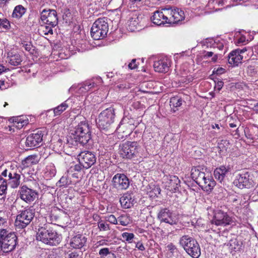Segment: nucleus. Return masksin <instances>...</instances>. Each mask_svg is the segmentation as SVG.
<instances>
[{"mask_svg": "<svg viewBox=\"0 0 258 258\" xmlns=\"http://www.w3.org/2000/svg\"><path fill=\"white\" fill-rule=\"evenodd\" d=\"M73 136L69 137L66 139L67 143L64 146L70 147V145H75L78 142L82 145L88 143L91 138V131L88 122L83 118L78 124L72 131Z\"/></svg>", "mask_w": 258, "mask_h": 258, "instance_id": "nucleus-1", "label": "nucleus"}, {"mask_svg": "<svg viewBox=\"0 0 258 258\" xmlns=\"http://www.w3.org/2000/svg\"><path fill=\"white\" fill-rule=\"evenodd\" d=\"M36 239L45 244L55 246L60 242L61 237L56 231L53 229L50 224H46L43 227L39 228Z\"/></svg>", "mask_w": 258, "mask_h": 258, "instance_id": "nucleus-2", "label": "nucleus"}, {"mask_svg": "<svg viewBox=\"0 0 258 258\" xmlns=\"http://www.w3.org/2000/svg\"><path fill=\"white\" fill-rule=\"evenodd\" d=\"M180 245L192 257L198 258L201 255V249L198 242L189 235H183L179 240Z\"/></svg>", "mask_w": 258, "mask_h": 258, "instance_id": "nucleus-3", "label": "nucleus"}, {"mask_svg": "<svg viewBox=\"0 0 258 258\" xmlns=\"http://www.w3.org/2000/svg\"><path fill=\"white\" fill-rule=\"evenodd\" d=\"M114 109L109 107L102 111L99 115L97 122L98 127L102 130H110L114 120Z\"/></svg>", "mask_w": 258, "mask_h": 258, "instance_id": "nucleus-4", "label": "nucleus"}, {"mask_svg": "<svg viewBox=\"0 0 258 258\" xmlns=\"http://www.w3.org/2000/svg\"><path fill=\"white\" fill-rule=\"evenodd\" d=\"M107 20L106 17L100 18L93 23L91 29V34L94 39L100 40L106 37L108 31Z\"/></svg>", "mask_w": 258, "mask_h": 258, "instance_id": "nucleus-5", "label": "nucleus"}, {"mask_svg": "<svg viewBox=\"0 0 258 258\" xmlns=\"http://www.w3.org/2000/svg\"><path fill=\"white\" fill-rule=\"evenodd\" d=\"M20 170L17 168L10 167L3 171L0 174V176L9 186L12 188H16L20 184Z\"/></svg>", "mask_w": 258, "mask_h": 258, "instance_id": "nucleus-6", "label": "nucleus"}, {"mask_svg": "<svg viewBox=\"0 0 258 258\" xmlns=\"http://www.w3.org/2000/svg\"><path fill=\"white\" fill-rule=\"evenodd\" d=\"M16 217L15 225L17 229H22L26 227L35 216L34 209L31 207L20 211Z\"/></svg>", "mask_w": 258, "mask_h": 258, "instance_id": "nucleus-7", "label": "nucleus"}, {"mask_svg": "<svg viewBox=\"0 0 258 258\" xmlns=\"http://www.w3.org/2000/svg\"><path fill=\"white\" fill-rule=\"evenodd\" d=\"M0 234V246L4 252H9L13 251L17 245V237L14 232H8L7 231L2 232Z\"/></svg>", "mask_w": 258, "mask_h": 258, "instance_id": "nucleus-8", "label": "nucleus"}, {"mask_svg": "<svg viewBox=\"0 0 258 258\" xmlns=\"http://www.w3.org/2000/svg\"><path fill=\"white\" fill-rule=\"evenodd\" d=\"M140 147L137 142H127L120 146L119 154L126 159H132L139 156Z\"/></svg>", "mask_w": 258, "mask_h": 258, "instance_id": "nucleus-9", "label": "nucleus"}, {"mask_svg": "<svg viewBox=\"0 0 258 258\" xmlns=\"http://www.w3.org/2000/svg\"><path fill=\"white\" fill-rule=\"evenodd\" d=\"M40 19L44 24L51 25L55 27L58 24L57 13L55 10L52 9H44L41 12Z\"/></svg>", "mask_w": 258, "mask_h": 258, "instance_id": "nucleus-10", "label": "nucleus"}, {"mask_svg": "<svg viewBox=\"0 0 258 258\" xmlns=\"http://www.w3.org/2000/svg\"><path fill=\"white\" fill-rule=\"evenodd\" d=\"M79 163L83 168L88 169L96 161V157L94 153L90 151H82L78 156Z\"/></svg>", "mask_w": 258, "mask_h": 258, "instance_id": "nucleus-11", "label": "nucleus"}, {"mask_svg": "<svg viewBox=\"0 0 258 258\" xmlns=\"http://www.w3.org/2000/svg\"><path fill=\"white\" fill-rule=\"evenodd\" d=\"M234 184L239 188H250L254 185L253 181L249 178V174L247 172L237 174L234 181Z\"/></svg>", "mask_w": 258, "mask_h": 258, "instance_id": "nucleus-12", "label": "nucleus"}, {"mask_svg": "<svg viewBox=\"0 0 258 258\" xmlns=\"http://www.w3.org/2000/svg\"><path fill=\"white\" fill-rule=\"evenodd\" d=\"M232 219L226 212L221 210H217L214 212V216L212 220V223L217 226H225L230 225Z\"/></svg>", "mask_w": 258, "mask_h": 258, "instance_id": "nucleus-13", "label": "nucleus"}, {"mask_svg": "<svg viewBox=\"0 0 258 258\" xmlns=\"http://www.w3.org/2000/svg\"><path fill=\"white\" fill-rule=\"evenodd\" d=\"M19 193L20 198L27 203H31L34 201L38 196L37 192L35 190L26 185H23L20 188Z\"/></svg>", "mask_w": 258, "mask_h": 258, "instance_id": "nucleus-14", "label": "nucleus"}, {"mask_svg": "<svg viewBox=\"0 0 258 258\" xmlns=\"http://www.w3.org/2000/svg\"><path fill=\"white\" fill-rule=\"evenodd\" d=\"M42 137L43 135L41 132L30 134L25 141L26 147L30 149L39 147L41 145Z\"/></svg>", "mask_w": 258, "mask_h": 258, "instance_id": "nucleus-15", "label": "nucleus"}, {"mask_svg": "<svg viewBox=\"0 0 258 258\" xmlns=\"http://www.w3.org/2000/svg\"><path fill=\"white\" fill-rule=\"evenodd\" d=\"M113 186L118 189H125L129 186V180L124 174H116L112 178Z\"/></svg>", "mask_w": 258, "mask_h": 258, "instance_id": "nucleus-16", "label": "nucleus"}, {"mask_svg": "<svg viewBox=\"0 0 258 258\" xmlns=\"http://www.w3.org/2000/svg\"><path fill=\"white\" fill-rule=\"evenodd\" d=\"M158 218L161 222H165L170 225L177 223V219L172 213L168 209H161L158 214Z\"/></svg>", "mask_w": 258, "mask_h": 258, "instance_id": "nucleus-17", "label": "nucleus"}, {"mask_svg": "<svg viewBox=\"0 0 258 258\" xmlns=\"http://www.w3.org/2000/svg\"><path fill=\"white\" fill-rule=\"evenodd\" d=\"M205 170L206 169L201 166L194 167L191 169V178L199 186L203 184L204 179L209 174L208 172L205 173Z\"/></svg>", "mask_w": 258, "mask_h": 258, "instance_id": "nucleus-18", "label": "nucleus"}, {"mask_svg": "<svg viewBox=\"0 0 258 258\" xmlns=\"http://www.w3.org/2000/svg\"><path fill=\"white\" fill-rule=\"evenodd\" d=\"M170 66V59L167 57H164L155 61L153 67L156 72L160 73H166L169 71Z\"/></svg>", "mask_w": 258, "mask_h": 258, "instance_id": "nucleus-19", "label": "nucleus"}, {"mask_svg": "<svg viewBox=\"0 0 258 258\" xmlns=\"http://www.w3.org/2000/svg\"><path fill=\"white\" fill-rule=\"evenodd\" d=\"M180 180L175 175L165 176L163 178V183L167 189L170 191H175L180 186Z\"/></svg>", "mask_w": 258, "mask_h": 258, "instance_id": "nucleus-20", "label": "nucleus"}, {"mask_svg": "<svg viewBox=\"0 0 258 258\" xmlns=\"http://www.w3.org/2000/svg\"><path fill=\"white\" fill-rule=\"evenodd\" d=\"M102 82V79L100 77H97L91 80H88L84 82L80 87V90L82 92H87L92 88L97 87Z\"/></svg>", "mask_w": 258, "mask_h": 258, "instance_id": "nucleus-21", "label": "nucleus"}, {"mask_svg": "<svg viewBox=\"0 0 258 258\" xmlns=\"http://www.w3.org/2000/svg\"><path fill=\"white\" fill-rule=\"evenodd\" d=\"M167 18L166 17L163 9L161 11H156L151 17L153 23L157 25H161L167 24Z\"/></svg>", "mask_w": 258, "mask_h": 258, "instance_id": "nucleus-22", "label": "nucleus"}, {"mask_svg": "<svg viewBox=\"0 0 258 258\" xmlns=\"http://www.w3.org/2000/svg\"><path fill=\"white\" fill-rule=\"evenodd\" d=\"M134 120L133 119H129L128 118H123L119 125L118 130L123 131L124 129L126 128V133L130 134L135 128L134 124Z\"/></svg>", "mask_w": 258, "mask_h": 258, "instance_id": "nucleus-23", "label": "nucleus"}, {"mask_svg": "<svg viewBox=\"0 0 258 258\" xmlns=\"http://www.w3.org/2000/svg\"><path fill=\"white\" fill-rule=\"evenodd\" d=\"M243 55H241L237 49L232 51L228 55V61L230 64L238 66L241 62Z\"/></svg>", "mask_w": 258, "mask_h": 258, "instance_id": "nucleus-24", "label": "nucleus"}, {"mask_svg": "<svg viewBox=\"0 0 258 258\" xmlns=\"http://www.w3.org/2000/svg\"><path fill=\"white\" fill-rule=\"evenodd\" d=\"M87 241V238L83 235L78 234L74 236L70 242L72 247L74 248H81Z\"/></svg>", "mask_w": 258, "mask_h": 258, "instance_id": "nucleus-25", "label": "nucleus"}, {"mask_svg": "<svg viewBox=\"0 0 258 258\" xmlns=\"http://www.w3.org/2000/svg\"><path fill=\"white\" fill-rule=\"evenodd\" d=\"M120 203L123 208L128 209L132 207L136 202L132 195L126 193L120 198Z\"/></svg>", "mask_w": 258, "mask_h": 258, "instance_id": "nucleus-26", "label": "nucleus"}, {"mask_svg": "<svg viewBox=\"0 0 258 258\" xmlns=\"http://www.w3.org/2000/svg\"><path fill=\"white\" fill-rule=\"evenodd\" d=\"M215 185V181L209 174H208L207 177L204 179L203 184H201L200 186L204 190L210 192Z\"/></svg>", "mask_w": 258, "mask_h": 258, "instance_id": "nucleus-27", "label": "nucleus"}, {"mask_svg": "<svg viewBox=\"0 0 258 258\" xmlns=\"http://www.w3.org/2000/svg\"><path fill=\"white\" fill-rule=\"evenodd\" d=\"M8 58L9 63L14 66H18L21 64L22 61V58L21 55L14 52H9L8 53Z\"/></svg>", "mask_w": 258, "mask_h": 258, "instance_id": "nucleus-28", "label": "nucleus"}, {"mask_svg": "<svg viewBox=\"0 0 258 258\" xmlns=\"http://www.w3.org/2000/svg\"><path fill=\"white\" fill-rule=\"evenodd\" d=\"M230 169V167L227 168L224 166H221L214 170V176L216 179L221 182L224 179L226 174L229 171Z\"/></svg>", "mask_w": 258, "mask_h": 258, "instance_id": "nucleus-29", "label": "nucleus"}, {"mask_svg": "<svg viewBox=\"0 0 258 258\" xmlns=\"http://www.w3.org/2000/svg\"><path fill=\"white\" fill-rule=\"evenodd\" d=\"M171 18V20H172V24H178L184 19V12L177 8L174 9L173 16Z\"/></svg>", "mask_w": 258, "mask_h": 258, "instance_id": "nucleus-30", "label": "nucleus"}, {"mask_svg": "<svg viewBox=\"0 0 258 258\" xmlns=\"http://www.w3.org/2000/svg\"><path fill=\"white\" fill-rule=\"evenodd\" d=\"M141 18L137 15H135L130 18L128 21V27L131 31H134L138 29Z\"/></svg>", "mask_w": 258, "mask_h": 258, "instance_id": "nucleus-31", "label": "nucleus"}, {"mask_svg": "<svg viewBox=\"0 0 258 258\" xmlns=\"http://www.w3.org/2000/svg\"><path fill=\"white\" fill-rule=\"evenodd\" d=\"M161 189L158 186L153 184H150L147 186V192L150 198L157 197L160 194Z\"/></svg>", "mask_w": 258, "mask_h": 258, "instance_id": "nucleus-32", "label": "nucleus"}, {"mask_svg": "<svg viewBox=\"0 0 258 258\" xmlns=\"http://www.w3.org/2000/svg\"><path fill=\"white\" fill-rule=\"evenodd\" d=\"M25 9L21 5L16 6L13 12L12 17L16 18H20L25 13Z\"/></svg>", "mask_w": 258, "mask_h": 258, "instance_id": "nucleus-33", "label": "nucleus"}, {"mask_svg": "<svg viewBox=\"0 0 258 258\" xmlns=\"http://www.w3.org/2000/svg\"><path fill=\"white\" fill-rule=\"evenodd\" d=\"M99 254L101 257L115 258L114 254L108 248H102L99 251Z\"/></svg>", "mask_w": 258, "mask_h": 258, "instance_id": "nucleus-34", "label": "nucleus"}, {"mask_svg": "<svg viewBox=\"0 0 258 258\" xmlns=\"http://www.w3.org/2000/svg\"><path fill=\"white\" fill-rule=\"evenodd\" d=\"M72 181L69 177L68 173L63 175L56 183L59 186H66L71 184Z\"/></svg>", "mask_w": 258, "mask_h": 258, "instance_id": "nucleus-35", "label": "nucleus"}, {"mask_svg": "<svg viewBox=\"0 0 258 258\" xmlns=\"http://www.w3.org/2000/svg\"><path fill=\"white\" fill-rule=\"evenodd\" d=\"M8 185L5 180L0 176V196H3L2 199L5 198Z\"/></svg>", "mask_w": 258, "mask_h": 258, "instance_id": "nucleus-36", "label": "nucleus"}, {"mask_svg": "<svg viewBox=\"0 0 258 258\" xmlns=\"http://www.w3.org/2000/svg\"><path fill=\"white\" fill-rule=\"evenodd\" d=\"M83 253L80 251L69 250L64 253L65 258H82Z\"/></svg>", "mask_w": 258, "mask_h": 258, "instance_id": "nucleus-37", "label": "nucleus"}, {"mask_svg": "<svg viewBox=\"0 0 258 258\" xmlns=\"http://www.w3.org/2000/svg\"><path fill=\"white\" fill-rule=\"evenodd\" d=\"M54 27H51V25H41L40 31L41 34L44 35H47L48 34H53L52 28Z\"/></svg>", "mask_w": 258, "mask_h": 258, "instance_id": "nucleus-38", "label": "nucleus"}, {"mask_svg": "<svg viewBox=\"0 0 258 258\" xmlns=\"http://www.w3.org/2000/svg\"><path fill=\"white\" fill-rule=\"evenodd\" d=\"M68 107V105L64 102L61 103L60 105L55 107L53 109L54 113L55 116L60 115L63 111L66 110Z\"/></svg>", "mask_w": 258, "mask_h": 258, "instance_id": "nucleus-39", "label": "nucleus"}, {"mask_svg": "<svg viewBox=\"0 0 258 258\" xmlns=\"http://www.w3.org/2000/svg\"><path fill=\"white\" fill-rule=\"evenodd\" d=\"M182 103V100L178 97H173L170 99V105L171 107L177 108L180 106Z\"/></svg>", "mask_w": 258, "mask_h": 258, "instance_id": "nucleus-40", "label": "nucleus"}, {"mask_svg": "<svg viewBox=\"0 0 258 258\" xmlns=\"http://www.w3.org/2000/svg\"><path fill=\"white\" fill-rule=\"evenodd\" d=\"M38 156L36 155H32L28 156L25 159V162L29 165L36 164L38 162Z\"/></svg>", "mask_w": 258, "mask_h": 258, "instance_id": "nucleus-41", "label": "nucleus"}, {"mask_svg": "<svg viewBox=\"0 0 258 258\" xmlns=\"http://www.w3.org/2000/svg\"><path fill=\"white\" fill-rule=\"evenodd\" d=\"M164 14L167 18V24H172V20L171 17L173 16V9L171 8L163 9Z\"/></svg>", "mask_w": 258, "mask_h": 258, "instance_id": "nucleus-42", "label": "nucleus"}, {"mask_svg": "<svg viewBox=\"0 0 258 258\" xmlns=\"http://www.w3.org/2000/svg\"><path fill=\"white\" fill-rule=\"evenodd\" d=\"M134 234L133 233L123 232L121 234L122 241H127L132 243L134 238Z\"/></svg>", "mask_w": 258, "mask_h": 258, "instance_id": "nucleus-43", "label": "nucleus"}, {"mask_svg": "<svg viewBox=\"0 0 258 258\" xmlns=\"http://www.w3.org/2000/svg\"><path fill=\"white\" fill-rule=\"evenodd\" d=\"M105 220H102L100 219L98 222V227L100 231H108L110 229V227L109 224L106 223Z\"/></svg>", "mask_w": 258, "mask_h": 258, "instance_id": "nucleus-44", "label": "nucleus"}, {"mask_svg": "<svg viewBox=\"0 0 258 258\" xmlns=\"http://www.w3.org/2000/svg\"><path fill=\"white\" fill-rule=\"evenodd\" d=\"M83 165L81 163L73 164L68 170V173H72V172H80L83 168Z\"/></svg>", "mask_w": 258, "mask_h": 258, "instance_id": "nucleus-45", "label": "nucleus"}, {"mask_svg": "<svg viewBox=\"0 0 258 258\" xmlns=\"http://www.w3.org/2000/svg\"><path fill=\"white\" fill-rule=\"evenodd\" d=\"M122 226H126L130 223V219L127 215H122L118 218L117 222Z\"/></svg>", "mask_w": 258, "mask_h": 258, "instance_id": "nucleus-46", "label": "nucleus"}, {"mask_svg": "<svg viewBox=\"0 0 258 258\" xmlns=\"http://www.w3.org/2000/svg\"><path fill=\"white\" fill-rule=\"evenodd\" d=\"M229 142L226 140H222L218 143V147L222 152L226 151L227 149L229 148Z\"/></svg>", "mask_w": 258, "mask_h": 258, "instance_id": "nucleus-47", "label": "nucleus"}, {"mask_svg": "<svg viewBox=\"0 0 258 258\" xmlns=\"http://www.w3.org/2000/svg\"><path fill=\"white\" fill-rule=\"evenodd\" d=\"M104 220L112 224H117V220L113 215H109L104 217Z\"/></svg>", "mask_w": 258, "mask_h": 258, "instance_id": "nucleus-48", "label": "nucleus"}, {"mask_svg": "<svg viewBox=\"0 0 258 258\" xmlns=\"http://www.w3.org/2000/svg\"><path fill=\"white\" fill-rule=\"evenodd\" d=\"M56 172V169L53 165H51L47 167L46 173H47L50 177L54 176Z\"/></svg>", "mask_w": 258, "mask_h": 258, "instance_id": "nucleus-49", "label": "nucleus"}, {"mask_svg": "<svg viewBox=\"0 0 258 258\" xmlns=\"http://www.w3.org/2000/svg\"><path fill=\"white\" fill-rule=\"evenodd\" d=\"M7 221L6 219L0 217V234H3L2 232H7L6 229L7 227Z\"/></svg>", "mask_w": 258, "mask_h": 258, "instance_id": "nucleus-50", "label": "nucleus"}, {"mask_svg": "<svg viewBox=\"0 0 258 258\" xmlns=\"http://www.w3.org/2000/svg\"><path fill=\"white\" fill-rule=\"evenodd\" d=\"M0 26L6 29H8L10 26L9 21L6 19H0Z\"/></svg>", "mask_w": 258, "mask_h": 258, "instance_id": "nucleus-51", "label": "nucleus"}, {"mask_svg": "<svg viewBox=\"0 0 258 258\" xmlns=\"http://www.w3.org/2000/svg\"><path fill=\"white\" fill-rule=\"evenodd\" d=\"M138 64L136 63V59H133L128 64V67L131 70L136 69L138 68Z\"/></svg>", "mask_w": 258, "mask_h": 258, "instance_id": "nucleus-52", "label": "nucleus"}, {"mask_svg": "<svg viewBox=\"0 0 258 258\" xmlns=\"http://www.w3.org/2000/svg\"><path fill=\"white\" fill-rule=\"evenodd\" d=\"M17 120H18L20 123L21 124L22 123L24 125H26L28 123V119H24L22 116L17 117Z\"/></svg>", "mask_w": 258, "mask_h": 258, "instance_id": "nucleus-53", "label": "nucleus"}, {"mask_svg": "<svg viewBox=\"0 0 258 258\" xmlns=\"http://www.w3.org/2000/svg\"><path fill=\"white\" fill-rule=\"evenodd\" d=\"M214 55V52L212 51H205L203 52V57L204 58H208L209 57H212Z\"/></svg>", "mask_w": 258, "mask_h": 258, "instance_id": "nucleus-54", "label": "nucleus"}, {"mask_svg": "<svg viewBox=\"0 0 258 258\" xmlns=\"http://www.w3.org/2000/svg\"><path fill=\"white\" fill-rule=\"evenodd\" d=\"M167 247L168 248V249L172 253H173L174 250L176 249L175 246L172 243H169L167 245Z\"/></svg>", "mask_w": 258, "mask_h": 258, "instance_id": "nucleus-55", "label": "nucleus"}, {"mask_svg": "<svg viewBox=\"0 0 258 258\" xmlns=\"http://www.w3.org/2000/svg\"><path fill=\"white\" fill-rule=\"evenodd\" d=\"M136 247L139 250L143 251L145 249V248L143 244V243L141 242H138L136 243Z\"/></svg>", "mask_w": 258, "mask_h": 258, "instance_id": "nucleus-56", "label": "nucleus"}, {"mask_svg": "<svg viewBox=\"0 0 258 258\" xmlns=\"http://www.w3.org/2000/svg\"><path fill=\"white\" fill-rule=\"evenodd\" d=\"M224 83L221 81H218L216 84L215 88L217 89L218 90L220 91L223 86Z\"/></svg>", "mask_w": 258, "mask_h": 258, "instance_id": "nucleus-57", "label": "nucleus"}, {"mask_svg": "<svg viewBox=\"0 0 258 258\" xmlns=\"http://www.w3.org/2000/svg\"><path fill=\"white\" fill-rule=\"evenodd\" d=\"M215 2L218 4L219 6H224L227 3V0H215Z\"/></svg>", "mask_w": 258, "mask_h": 258, "instance_id": "nucleus-58", "label": "nucleus"}, {"mask_svg": "<svg viewBox=\"0 0 258 258\" xmlns=\"http://www.w3.org/2000/svg\"><path fill=\"white\" fill-rule=\"evenodd\" d=\"M14 124H15L16 126L18 128H22L23 126H24V125H23L22 123L21 124L18 121V120H17V118L15 119L14 121Z\"/></svg>", "mask_w": 258, "mask_h": 258, "instance_id": "nucleus-59", "label": "nucleus"}, {"mask_svg": "<svg viewBox=\"0 0 258 258\" xmlns=\"http://www.w3.org/2000/svg\"><path fill=\"white\" fill-rule=\"evenodd\" d=\"M245 41H246L245 37L242 36L237 39V43L238 44H240V43L245 42Z\"/></svg>", "mask_w": 258, "mask_h": 258, "instance_id": "nucleus-60", "label": "nucleus"}, {"mask_svg": "<svg viewBox=\"0 0 258 258\" xmlns=\"http://www.w3.org/2000/svg\"><path fill=\"white\" fill-rule=\"evenodd\" d=\"M225 72V69L222 68H219L216 71V73L217 74H222L224 73Z\"/></svg>", "mask_w": 258, "mask_h": 258, "instance_id": "nucleus-61", "label": "nucleus"}, {"mask_svg": "<svg viewBox=\"0 0 258 258\" xmlns=\"http://www.w3.org/2000/svg\"><path fill=\"white\" fill-rule=\"evenodd\" d=\"M68 174L69 175H71L72 176L73 178H75L76 179H78L79 178V176H78V172H72V173H68Z\"/></svg>", "mask_w": 258, "mask_h": 258, "instance_id": "nucleus-62", "label": "nucleus"}, {"mask_svg": "<svg viewBox=\"0 0 258 258\" xmlns=\"http://www.w3.org/2000/svg\"><path fill=\"white\" fill-rule=\"evenodd\" d=\"M237 50H238V51L240 52V53L241 54V55H243L246 51H247V48L246 47H244L242 49H237Z\"/></svg>", "mask_w": 258, "mask_h": 258, "instance_id": "nucleus-63", "label": "nucleus"}, {"mask_svg": "<svg viewBox=\"0 0 258 258\" xmlns=\"http://www.w3.org/2000/svg\"><path fill=\"white\" fill-rule=\"evenodd\" d=\"M213 56L212 57V61L215 62L217 61L218 59V54H215L213 55Z\"/></svg>", "mask_w": 258, "mask_h": 258, "instance_id": "nucleus-64", "label": "nucleus"}]
</instances>
